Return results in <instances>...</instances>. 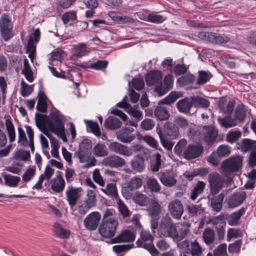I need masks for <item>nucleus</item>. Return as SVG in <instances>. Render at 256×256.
I'll use <instances>...</instances> for the list:
<instances>
[{"label": "nucleus", "instance_id": "1", "mask_svg": "<svg viewBox=\"0 0 256 256\" xmlns=\"http://www.w3.org/2000/svg\"><path fill=\"white\" fill-rule=\"evenodd\" d=\"M64 117L56 108H52L50 117L42 115L36 120L38 127L50 140L54 138L49 130L53 132L64 141H66L64 126Z\"/></svg>", "mask_w": 256, "mask_h": 256}, {"label": "nucleus", "instance_id": "2", "mask_svg": "<svg viewBox=\"0 0 256 256\" xmlns=\"http://www.w3.org/2000/svg\"><path fill=\"white\" fill-rule=\"evenodd\" d=\"M178 98V94L176 92H172L167 96L159 101V105L157 106L154 110L156 117L160 120H164L168 119L169 114L166 108L161 106L160 104H170L174 102Z\"/></svg>", "mask_w": 256, "mask_h": 256}, {"label": "nucleus", "instance_id": "3", "mask_svg": "<svg viewBox=\"0 0 256 256\" xmlns=\"http://www.w3.org/2000/svg\"><path fill=\"white\" fill-rule=\"evenodd\" d=\"M243 158L239 155L232 156L224 160L221 164V173L228 175L230 173L238 171L242 166Z\"/></svg>", "mask_w": 256, "mask_h": 256}, {"label": "nucleus", "instance_id": "4", "mask_svg": "<svg viewBox=\"0 0 256 256\" xmlns=\"http://www.w3.org/2000/svg\"><path fill=\"white\" fill-rule=\"evenodd\" d=\"M154 238L150 232L146 230H141L140 238L136 242L138 247L147 250L152 255L158 254V251L153 244Z\"/></svg>", "mask_w": 256, "mask_h": 256}, {"label": "nucleus", "instance_id": "5", "mask_svg": "<svg viewBox=\"0 0 256 256\" xmlns=\"http://www.w3.org/2000/svg\"><path fill=\"white\" fill-rule=\"evenodd\" d=\"M176 225L172 218L166 216L160 220L158 231L162 236L170 237L174 240L176 236Z\"/></svg>", "mask_w": 256, "mask_h": 256}, {"label": "nucleus", "instance_id": "6", "mask_svg": "<svg viewBox=\"0 0 256 256\" xmlns=\"http://www.w3.org/2000/svg\"><path fill=\"white\" fill-rule=\"evenodd\" d=\"M118 226V221L116 218L102 220L98 228L99 233L104 238H110L115 234Z\"/></svg>", "mask_w": 256, "mask_h": 256}, {"label": "nucleus", "instance_id": "7", "mask_svg": "<svg viewBox=\"0 0 256 256\" xmlns=\"http://www.w3.org/2000/svg\"><path fill=\"white\" fill-rule=\"evenodd\" d=\"M13 24L10 18L6 14H3L0 18V32L1 36L8 41L14 36Z\"/></svg>", "mask_w": 256, "mask_h": 256}, {"label": "nucleus", "instance_id": "8", "mask_svg": "<svg viewBox=\"0 0 256 256\" xmlns=\"http://www.w3.org/2000/svg\"><path fill=\"white\" fill-rule=\"evenodd\" d=\"M142 179L138 176H134L124 183L122 192L126 199H130L132 196V191L140 188L142 185Z\"/></svg>", "mask_w": 256, "mask_h": 256}, {"label": "nucleus", "instance_id": "9", "mask_svg": "<svg viewBox=\"0 0 256 256\" xmlns=\"http://www.w3.org/2000/svg\"><path fill=\"white\" fill-rule=\"evenodd\" d=\"M208 180L210 185V192L214 195L216 194L223 187L224 178L218 172H212L208 176Z\"/></svg>", "mask_w": 256, "mask_h": 256}, {"label": "nucleus", "instance_id": "10", "mask_svg": "<svg viewBox=\"0 0 256 256\" xmlns=\"http://www.w3.org/2000/svg\"><path fill=\"white\" fill-rule=\"evenodd\" d=\"M168 211L170 216L176 220H180L184 212L182 202L178 199L172 200L168 206Z\"/></svg>", "mask_w": 256, "mask_h": 256}, {"label": "nucleus", "instance_id": "11", "mask_svg": "<svg viewBox=\"0 0 256 256\" xmlns=\"http://www.w3.org/2000/svg\"><path fill=\"white\" fill-rule=\"evenodd\" d=\"M101 218V214L98 212H93L88 214L84 219V225L89 230L96 229Z\"/></svg>", "mask_w": 256, "mask_h": 256}, {"label": "nucleus", "instance_id": "12", "mask_svg": "<svg viewBox=\"0 0 256 256\" xmlns=\"http://www.w3.org/2000/svg\"><path fill=\"white\" fill-rule=\"evenodd\" d=\"M241 148L244 152L253 150L250 156L249 164L251 167H254L256 165V142L249 139H244L242 142Z\"/></svg>", "mask_w": 256, "mask_h": 256}, {"label": "nucleus", "instance_id": "13", "mask_svg": "<svg viewBox=\"0 0 256 256\" xmlns=\"http://www.w3.org/2000/svg\"><path fill=\"white\" fill-rule=\"evenodd\" d=\"M203 150V146L200 143L190 144L184 152V156L186 159H194L200 156Z\"/></svg>", "mask_w": 256, "mask_h": 256}, {"label": "nucleus", "instance_id": "14", "mask_svg": "<svg viewBox=\"0 0 256 256\" xmlns=\"http://www.w3.org/2000/svg\"><path fill=\"white\" fill-rule=\"evenodd\" d=\"M81 188L68 186L66 190V200L70 207L74 206L81 197Z\"/></svg>", "mask_w": 256, "mask_h": 256}, {"label": "nucleus", "instance_id": "15", "mask_svg": "<svg viewBox=\"0 0 256 256\" xmlns=\"http://www.w3.org/2000/svg\"><path fill=\"white\" fill-rule=\"evenodd\" d=\"M158 176L161 183L166 187H172L177 183L176 175L170 171L160 172Z\"/></svg>", "mask_w": 256, "mask_h": 256}, {"label": "nucleus", "instance_id": "16", "mask_svg": "<svg viewBox=\"0 0 256 256\" xmlns=\"http://www.w3.org/2000/svg\"><path fill=\"white\" fill-rule=\"evenodd\" d=\"M164 86L162 85L161 81L159 84L154 87V92L160 96L164 95L172 88L174 84L173 76L170 74L166 76L164 79Z\"/></svg>", "mask_w": 256, "mask_h": 256}, {"label": "nucleus", "instance_id": "17", "mask_svg": "<svg viewBox=\"0 0 256 256\" xmlns=\"http://www.w3.org/2000/svg\"><path fill=\"white\" fill-rule=\"evenodd\" d=\"M100 163L104 166H110V168H118L124 166L126 161L122 158L112 154L103 158Z\"/></svg>", "mask_w": 256, "mask_h": 256}, {"label": "nucleus", "instance_id": "18", "mask_svg": "<svg viewBox=\"0 0 256 256\" xmlns=\"http://www.w3.org/2000/svg\"><path fill=\"white\" fill-rule=\"evenodd\" d=\"M108 148L111 152L121 155L130 156L132 154V151L127 146L118 142H110Z\"/></svg>", "mask_w": 256, "mask_h": 256}, {"label": "nucleus", "instance_id": "19", "mask_svg": "<svg viewBox=\"0 0 256 256\" xmlns=\"http://www.w3.org/2000/svg\"><path fill=\"white\" fill-rule=\"evenodd\" d=\"M246 197V193L244 191L236 192L230 196L226 200L228 207L234 208L240 206Z\"/></svg>", "mask_w": 256, "mask_h": 256}, {"label": "nucleus", "instance_id": "20", "mask_svg": "<svg viewBox=\"0 0 256 256\" xmlns=\"http://www.w3.org/2000/svg\"><path fill=\"white\" fill-rule=\"evenodd\" d=\"M133 131L134 128H124L116 132V138L124 143H129L135 138Z\"/></svg>", "mask_w": 256, "mask_h": 256}, {"label": "nucleus", "instance_id": "21", "mask_svg": "<svg viewBox=\"0 0 256 256\" xmlns=\"http://www.w3.org/2000/svg\"><path fill=\"white\" fill-rule=\"evenodd\" d=\"M51 189L54 192H62L65 187V180L62 176L61 172H58L56 176L52 178L50 182Z\"/></svg>", "mask_w": 256, "mask_h": 256}, {"label": "nucleus", "instance_id": "22", "mask_svg": "<svg viewBox=\"0 0 256 256\" xmlns=\"http://www.w3.org/2000/svg\"><path fill=\"white\" fill-rule=\"evenodd\" d=\"M163 74L160 70H156L148 73L145 78L147 85L155 86V87L160 84L162 80Z\"/></svg>", "mask_w": 256, "mask_h": 256}, {"label": "nucleus", "instance_id": "23", "mask_svg": "<svg viewBox=\"0 0 256 256\" xmlns=\"http://www.w3.org/2000/svg\"><path fill=\"white\" fill-rule=\"evenodd\" d=\"M136 239V234L131 230H122L116 237L112 240L113 243L132 242Z\"/></svg>", "mask_w": 256, "mask_h": 256}, {"label": "nucleus", "instance_id": "24", "mask_svg": "<svg viewBox=\"0 0 256 256\" xmlns=\"http://www.w3.org/2000/svg\"><path fill=\"white\" fill-rule=\"evenodd\" d=\"M130 166L134 172L138 173L142 172L146 168L144 158L140 155L135 156L131 160Z\"/></svg>", "mask_w": 256, "mask_h": 256}, {"label": "nucleus", "instance_id": "25", "mask_svg": "<svg viewBox=\"0 0 256 256\" xmlns=\"http://www.w3.org/2000/svg\"><path fill=\"white\" fill-rule=\"evenodd\" d=\"M78 154L80 162H86L84 166V168H89L96 165V158L91 156L90 154L88 152L78 150Z\"/></svg>", "mask_w": 256, "mask_h": 256}, {"label": "nucleus", "instance_id": "26", "mask_svg": "<svg viewBox=\"0 0 256 256\" xmlns=\"http://www.w3.org/2000/svg\"><path fill=\"white\" fill-rule=\"evenodd\" d=\"M202 132L204 140L208 144H212L215 141L216 134L213 126H204Z\"/></svg>", "mask_w": 256, "mask_h": 256}, {"label": "nucleus", "instance_id": "27", "mask_svg": "<svg viewBox=\"0 0 256 256\" xmlns=\"http://www.w3.org/2000/svg\"><path fill=\"white\" fill-rule=\"evenodd\" d=\"M192 102L190 98H184L178 101L176 104L178 110L182 113L188 114L192 106Z\"/></svg>", "mask_w": 256, "mask_h": 256}, {"label": "nucleus", "instance_id": "28", "mask_svg": "<svg viewBox=\"0 0 256 256\" xmlns=\"http://www.w3.org/2000/svg\"><path fill=\"white\" fill-rule=\"evenodd\" d=\"M180 224L181 228H179L178 231L176 228V236H174V240H180L185 238L190 232V223L184 222Z\"/></svg>", "mask_w": 256, "mask_h": 256}, {"label": "nucleus", "instance_id": "29", "mask_svg": "<svg viewBox=\"0 0 256 256\" xmlns=\"http://www.w3.org/2000/svg\"><path fill=\"white\" fill-rule=\"evenodd\" d=\"M110 17L114 22L119 24H133L134 22V20L126 16H122L119 13L115 12H110L108 14Z\"/></svg>", "mask_w": 256, "mask_h": 256}, {"label": "nucleus", "instance_id": "30", "mask_svg": "<svg viewBox=\"0 0 256 256\" xmlns=\"http://www.w3.org/2000/svg\"><path fill=\"white\" fill-rule=\"evenodd\" d=\"M244 212V208H240L230 214L226 215V220L229 225L236 226L238 224V220Z\"/></svg>", "mask_w": 256, "mask_h": 256}, {"label": "nucleus", "instance_id": "31", "mask_svg": "<svg viewBox=\"0 0 256 256\" xmlns=\"http://www.w3.org/2000/svg\"><path fill=\"white\" fill-rule=\"evenodd\" d=\"M224 197V194L220 193L212 198L210 206L216 212H219L221 210Z\"/></svg>", "mask_w": 256, "mask_h": 256}, {"label": "nucleus", "instance_id": "32", "mask_svg": "<svg viewBox=\"0 0 256 256\" xmlns=\"http://www.w3.org/2000/svg\"><path fill=\"white\" fill-rule=\"evenodd\" d=\"M122 126V123L116 117L114 116H110L106 119L104 122V126L107 129L116 130L120 128Z\"/></svg>", "mask_w": 256, "mask_h": 256}, {"label": "nucleus", "instance_id": "33", "mask_svg": "<svg viewBox=\"0 0 256 256\" xmlns=\"http://www.w3.org/2000/svg\"><path fill=\"white\" fill-rule=\"evenodd\" d=\"M5 126L6 127V130L9 138L10 142H14L16 138V132L14 124L12 122V120L10 119V116H8L6 119Z\"/></svg>", "mask_w": 256, "mask_h": 256}, {"label": "nucleus", "instance_id": "34", "mask_svg": "<svg viewBox=\"0 0 256 256\" xmlns=\"http://www.w3.org/2000/svg\"><path fill=\"white\" fill-rule=\"evenodd\" d=\"M189 251L192 256H201L204 249L199 242L196 240H194L190 242Z\"/></svg>", "mask_w": 256, "mask_h": 256}, {"label": "nucleus", "instance_id": "35", "mask_svg": "<svg viewBox=\"0 0 256 256\" xmlns=\"http://www.w3.org/2000/svg\"><path fill=\"white\" fill-rule=\"evenodd\" d=\"M215 232L214 230L210 228H206L202 233V238L206 245L212 244L215 240Z\"/></svg>", "mask_w": 256, "mask_h": 256}, {"label": "nucleus", "instance_id": "36", "mask_svg": "<svg viewBox=\"0 0 256 256\" xmlns=\"http://www.w3.org/2000/svg\"><path fill=\"white\" fill-rule=\"evenodd\" d=\"M230 40V38L224 34L211 32L210 42L216 44L226 43Z\"/></svg>", "mask_w": 256, "mask_h": 256}, {"label": "nucleus", "instance_id": "37", "mask_svg": "<svg viewBox=\"0 0 256 256\" xmlns=\"http://www.w3.org/2000/svg\"><path fill=\"white\" fill-rule=\"evenodd\" d=\"M108 152L104 144L98 142L93 148V154L96 156L104 157L108 155Z\"/></svg>", "mask_w": 256, "mask_h": 256}, {"label": "nucleus", "instance_id": "38", "mask_svg": "<svg viewBox=\"0 0 256 256\" xmlns=\"http://www.w3.org/2000/svg\"><path fill=\"white\" fill-rule=\"evenodd\" d=\"M74 50L76 55L78 57L86 56L90 52L89 48L84 43H80L74 46Z\"/></svg>", "mask_w": 256, "mask_h": 256}, {"label": "nucleus", "instance_id": "39", "mask_svg": "<svg viewBox=\"0 0 256 256\" xmlns=\"http://www.w3.org/2000/svg\"><path fill=\"white\" fill-rule=\"evenodd\" d=\"M146 184L148 188L152 192H158L161 190V186L156 178L152 177L148 178L146 180Z\"/></svg>", "mask_w": 256, "mask_h": 256}, {"label": "nucleus", "instance_id": "40", "mask_svg": "<svg viewBox=\"0 0 256 256\" xmlns=\"http://www.w3.org/2000/svg\"><path fill=\"white\" fill-rule=\"evenodd\" d=\"M38 100L36 104V109L39 112H44L46 111L47 108L46 97L42 92H38Z\"/></svg>", "mask_w": 256, "mask_h": 256}, {"label": "nucleus", "instance_id": "41", "mask_svg": "<svg viewBox=\"0 0 256 256\" xmlns=\"http://www.w3.org/2000/svg\"><path fill=\"white\" fill-rule=\"evenodd\" d=\"M53 231L59 238H64L68 237L70 232L64 228L60 224L55 223L53 226Z\"/></svg>", "mask_w": 256, "mask_h": 256}, {"label": "nucleus", "instance_id": "42", "mask_svg": "<svg viewBox=\"0 0 256 256\" xmlns=\"http://www.w3.org/2000/svg\"><path fill=\"white\" fill-rule=\"evenodd\" d=\"M148 211L151 216H158L161 212V206L156 200H152Z\"/></svg>", "mask_w": 256, "mask_h": 256}, {"label": "nucleus", "instance_id": "43", "mask_svg": "<svg viewBox=\"0 0 256 256\" xmlns=\"http://www.w3.org/2000/svg\"><path fill=\"white\" fill-rule=\"evenodd\" d=\"M26 78L29 82H32L34 80L33 72L30 68L28 60L25 58L24 60V68L22 72Z\"/></svg>", "mask_w": 256, "mask_h": 256}, {"label": "nucleus", "instance_id": "44", "mask_svg": "<svg viewBox=\"0 0 256 256\" xmlns=\"http://www.w3.org/2000/svg\"><path fill=\"white\" fill-rule=\"evenodd\" d=\"M36 174V168L34 166L28 167L22 176V180L24 182H30L34 178Z\"/></svg>", "mask_w": 256, "mask_h": 256}, {"label": "nucleus", "instance_id": "45", "mask_svg": "<svg viewBox=\"0 0 256 256\" xmlns=\"http://www.w3.org/2000/svg\"><path fill=\"white\" fill-rule=\"evenodd\" d=\"M166 18L162 15L158 14L156 12H152L148 14L146 18H142V20L153 23H161L166 20Z\"/></svg>", "mask_w": 256, "mask_h": 256}, {"label": "nucleus", "instance_id": "46", "mask_svg": "<svg viewBox=\"0 0 256 256\" xmlns=\"http://www.w3.org/2000/svg\"><path fill=\"white\" fill-rule=\"evenodd\" d=\"M4 178L5 180V184L10 187L16 186L20 180V177L9 174H4Z\"/></svg>", "mask_w": 256, "mask_h": 256}, {"label": "nucleus", "instance_id": "47", "mask_svg": "<svg viewBox=\"0 0 256 256\" xmlns=\"http://www.w3.org/2000/svg\"><path fill=\"white\" fill-rule=\"evenodd\" d=\"M100 190L106 195L110 196L116 199L118 198V192L116 184L114 183L108 184L106 188H101Z\"/></svg>", "mask_w": 256, "mask_h": 256}, {"label": "nucleus", "instance_id": "48", "mask_svg": "<svg viewBox=\"0 0 256 256\" xmlns=\"http://www.w3.org/2000/svg\"><path fill=\"white\" fill-rule=\"evenodd\" d=\"M205 186L206 184L204 182H198L194 188L192 190L190 198L192 200H196L197 196L202 193Z\"/></svg>", "mask_w": 256, "mask_h": 256}, {"label": "nucleus", "instance_id": "49", "mask_svg": "<svg viewBox=\"0 0 256 256\" xmlns=\"http://www.w3.org/2000/svg\"><path fill=\"white\" fill-rule=\"evenodd\" d=\"M26 52L28 54V56L30 58L32 62H33L36 55V46L33 42L32 36H30L26 46Z\"/></svg>", "mask_w": 256, "mask_h": 256}, {"label": "nucleus", "instance_id": "50", "mask_svg": "<svg viewBox=\"0 0 256 256\" xmlns=\"http://www.w3.org/2000/svg\"><path fill=\"white\" fill-rule=\"evenodd\" d=\"M191 99L193 105L196 107L206 108L210 105L208 100L200 96H191Z\"/></svg>", "mask_w": 256, "mask_h": 256}, {"label": "nucleus", "instance_id": "51", "mask_svg": "<svg viewBox=\"0 0 256 256\" xmlns=\"http://www.w3.org/2000/svg\"><path fill=\"white\" fill-rule=\"evenodd\" d=\"M218 122L224 128H231L237 124V122L234 118H231L228 117L218 118Z\"/></svg>", "mask_w": 256, "mask_h": 256}, {"label": "nucleus", "instance_id": "52", "mask_svg": "<svg viewBox=\"0 0 256 256\" xmlns=\"http://www.w3.org/2000/svg\"><path fill=\"white\" fill-rule=\"evenodd\" d=\"M246 116V109L243 105H239L235 112V120L242 122L245 119Z\"/></svg>", "mask_w": 256, "mask_h": 256}, {"label": "nucleus", "instance_id": "53", "mask_svg": "<svg viewBox=\"0 0 256 256\" xmlns=\"http://www.w3.org/2000/svg\"><path fill=\"white\" fill-rule=\"evenodd\" d=\"M211 74L205 71H200L198 72V77L196 84L201 85L206 83L211 78Z\"/></svg>", "mask_w": 256, "mask_h": 256}, {"label": "nucleus", "instance_id": "54", "mask_svg": "<svg viewBox=\"0 0 256 256\" xmlns=\"http://www.w3.org/2000/svg\"><path fill=\"white\" fill-rule=\"evenodd\" d=\"M84 122L87 127L90 128L91 132L95 136H99L100 135V129L97 122L86 120H84Z\"/></svg>", "mask_w": 256, "mask_h": 256}, {"label": "nucleus", "instance_id": "55", "mask_svg": "<svg viewBox=\"0 0 256 256\" xmlns=\"http://www.w3.org/2000/svg\"><path fill=\"white\" fill-rule=\"evenodd\" d=\"M116 203L120 214L124 217L128 216L130 215V211L124 204V202L119 198L116 199Z\"/></svg>", "mask_w": 256, "mask_h": 256}, {"label": "nucleus", "instance_id": "56", "mask_svg": "<svg viewBox=\"0 0 256 256\" xmlns=\"http://www.w3.org/2000/svg\"><path fill=\"white\" fill-rule=\"evenodd\" d=\"M187 210L189 214L192 216L200 214L202 212V208L200 204H189L186 206Z\"/></svg>", "mask_w": 256, "mask_h": 256}, {"label": "nucleus", "instance_id": "57", "mask_svg": "<svg viewBox=\"0 0 256 256\" xmlns=\"http://www.w3.org/2000/svg\"><path fill=\"white\" fill-rule=\"evenodd\" d=\"M20 92L24 97L28 96L33 91L32 86L28 84L24 80L20 82Z\"/></svg>", "mask_w": 256, "mask_h": 256}, {"label": "nucleus", "instance_id": "58", "mask_svg": "<svg viewBox=\"0 0 256 256\" xmlns=\"http://www.w3.org/2000/svg\"><path fill=\"white\" fill-rule=\"evenodd\" d=\"M18 144L22 146H24L28 144V141L26 137L24 131L20 127H18Z\"/></svg>", "mask_w": 256, "mask_h": 256}, {"label": "nucleus", "instance_id": "59", "mask_svg": "<svg viewBox=\"0 0 256 256\" xmlns=\"http://www.w3.org/2000/svg\"><path fill=\"white\" fill-rule=\"evenodd\" d=\"M66 56V53L64 50H56L52 52L49 57L50 61H60L63 58Z\"/></svg>", "mask_w": 256, "mask_h": 256}, {"label": "nucleus", "instance_id": "60", "mask_svg": "<svg viewBox=\"0 0 256 256\" xmlns=\"http://www.w3.org/2000/svg\"><path fill=\"white\" fill-rule=\"evenodd\" d=\"M216 152L220 158L228 156L230 154V148L228 145L222 144L218 147Z\"/></svg>", "mask_w": 256, "mask_h": 256}, {"label": "nucleus", "instance_id": "61", "mask_svg": "<svg viewBox=\"0 0 256 256\" xmlns=\"http://www.w3.org/2000/svg\"><path fill=\"white\" fill-rule=\"evenodd\" d=\"M187 144V141L185 139L180 140L174 148L175 153L178 155H184V148Z\"/></svg>", "mask_w": 256, "mask_h": 256}, {"label": "nucleus", "instance_id": "62", "mask_svg": "<svg viewBox=\"0 0 256 256\" xmlns=\"http://www.w3.org/2000/svg\"><path fill=\"white\" fill-rule=\"evenodd\" d=\"M158 136L162 146L168 150H171L174 146V143L160 132H158Z\"/></svg>", "mask_w": 256, "mask_h": 256}, {"label": "nucleus", "instance_id": "63", "mask_svg": "<svg viewBox=\"0 0 256 256\" xmlns=\"http://www.w3.org/2000/svg\"><path fill=\"white\" fill-rule=\"evenodd\" d=\"M96 201V196L94 192L92 190H88L86 192V197L83 202L92 208L95 206Z\"/></svg>", "mask_w": 256, "mask_h": 256}, {"label": "nucleus", "instance_id": "64", "mask_svg": "<svg viewBox=\"0 0 256 256\" xmlns=\"http://www.w3.org/2000/svg\"><path fill=\"white\" fill-rule=\"evenodd\" d=\"M226 244L223 243L220 244L214 251V256H228L226 253Z\"/></svg>", "mask_w": 256, "mask_h": 256}]
</instances>
